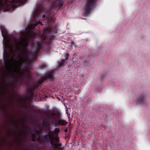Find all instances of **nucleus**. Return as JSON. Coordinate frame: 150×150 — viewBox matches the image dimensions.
<instances>
[{"instance_id":"f257e3e1","label":"nucleus","mask_w":150,"mask_h":150,"mask_svg":"<svg viewBox=\"0 0 150 150\" xmlns=\"http://www.w3.org/2000/svg\"><path fill=\"white\" fill-rule=\"evenodd\" d=\"M55 15L53 13H49L47 16V23L43 32L48 36L39 40L38 42L33 43V40L36 37L35 32L32 29H34L38 24L42 25L43 24L40 21L32 23L29 28L25 29V34L23 38H20L16 41V46L14 45L13 48L14 51H12V59L18 57L17 60L14 61V65L10 64V59L9 53L7 50L10 46V40L7 38L8 36L7 31L3 25H1L0 29L3 37V57L4 63L6 67V69L11 71L12 69L22 70L21 65L24 64L25 68L28 70L31 66L30 62L33 61L37 55L38 53L43 51V43L50 41L54 34L57 33V29L52 26L54 21Z\"/></svg>"},{"instance_id":"f03ea898","label":"nucleus","mask_w":150,"mask_h":150,"mask_svg":"<svg viewBox=\"0 0 150 150\" xmlns=\"http://www.w3.org/2000/svg\"><path fill=\"white\" fill-rule=\"evenodd\" d=\"M60 115L59 113H52L48 119L45 120L43 121V125L45 127L47 131H50V126H52L53 124L54 126L65 125L67 122L65 120L60 119Z\"/></svg>"},{"instance_id":"7ed1b4c3","label":"nucleus","mask_w":150,"mask_h":150,"mask_svg":"<svg viewBox=\"0 0 150 150\" xmlns=\"http://www.w3.org/2000/svg\"><path fill=\"white\" fill-rule=\"evenodd\" d=\"M22 0H0V11L6 12L12 9L15 5H19Z\"/></svg>"},{"instance_id":"20e7f679","label":"nucleus","mask_w":150,"mask_h":150,"mask_svg":"<svg viewBox=\"0 0 150 150\" xmlns=\"http://www.w3.org/2000/svg\"><path fill=\"white\" fill-rule=\"evenodd\" d=\"M42 127L44 129L45 132H48V136L49 137V141L52 147L54 149H57L58 150H64V147L62 146L61 143L60 142L58 137H54L49 132L47 131L45 127L44 126L42 123Z\"/></svg>"},{"instance_id":"39448f33","label":"nucleus","mask_w":150,"mask_h":150,"mask_svg":"<svg viewBox=\"0 0 150 150\" xmlns=\"http://www.w3.org/2000/svg\"><path fill=\"white\" fill-rule=\"evenodd\" d=\"M96 0H87L84 8L83 15L88 16L91 12L93 5L95 3Z\"/></svg>"},{"instance_id":"423d86ee","label":"nucleus","mask_w":150,"mask_h":150,"mask_svg":"<svg viewBox=\"0 0 150 150\" xmlns=\"http://www.w3.org/2000/svg\"><path fill=\"white\" fill-rule=\"evenodd\" d=\"M41 134H43V133L41 130H38L34 129L33 133L31 134L32 138L31 141L35 142L37 140H38Z\"/></svg>"},{"instance_id":"0eeeda50","label":"nucleus","mask_w":150,"mask_h":150,"mask_svg":"<svg viewBox=\"0 0 150 150\" xmlns=\"http://www.w3.org/2000/svg\"><path fill=\"white\" fill-rule=\"evenodd\" d=\"M53 79V76L51 74H49L44 78H41L38 81L36 84L33 85L35 88H38L40 86L43 82L47 79Z\"/></svg>"},{"instance_id":"6e6552de","label":"nucleus","mask_w":150,"mask_h":150,"mask_svg":"<svg viewBox=\"0 0 150 150\" xmlns=\"http://www.w3.org/2000/svg\"><path fill=\"white\" fill-rule=\"evenodd\" d=\"M14 70L13 72H11L9 76V77L12 80H14V78L12 76V75H13L15 77H16L18 75V77L20 79L22 78L23 76V74H21V72L18 70L15 69H13Z\"/></svg>"},{"instance_id":"1a4fd4ad","label":"nucleus","mask_w":150,"mask_h":150,"mask_svg":"<svg viewBox=\"0 0 150 150\" xmlns=\"http://www.w3.org/2000/svg\"><path fill=\"white\" fill-rule=\"evenodd\" d=\"M146 100V96L144 94H142L137 98V103L140 104H143L145 103Z\"/></svg>"},{"instance_id":"9d476101","label":"nucleus","mask_w":150,"mask_h":150,"mask_svg":"<svg viewBox=\"0 0 150 150\" xmlns=\"http://www.w3.org/2000/svg\"><path fill=\"white\" fill-rule=\"evenodd\" d=\"M68 54H65V58L64 59H63L61 62L59 64V66L61 67L62 66H64V63H66L68 59Z\"/></svg>"},{"instance_id":"9b49d317","label":"nucleus","mask_w":150,"mask_h":150,"mask_svg":"<svg viewBox=\"0 0 150 150\" xmlns=\"http://www.w3.org/2000/svg\"><path fill=\"white\" fill-rule=\"evenodd\" d=\"M32 90L31 89H30L29 91L28 96L25 98L26 99L29 100H31L33 96V94L32 93Z\"/></svg>"},{"instance_id":"f8f14e48","label":"nucleus","mask_w":150,"mask_h":150,"mask_svg":"<svg viewBox=\"0 0 150 150\" xmlns=\"http://www.w3.org/2000/svg\"><path fill=\"white\" fill-rule=\"evenodd\" d=\"M60 132L59 128H56L54 130V134L56 136L55 137H58V134Z\"/></svg>"},{"instance_id":"ddd939ff","label":"nucleus","mask_w":150,"mask_h":150,"mask_svg":"<svg viewBox=\"0 0 150 150\" xmlns=\"http://www.w3.org/2000/svg\"><path fill=\"white\" fill-rule=\"evenodd\" d=\"M25 72L26 73L27 76L30 78L31 76L30 72L28 70L25 71Z\"/></svg>"},{"instance_id":"4468645a","label":"nucleus","mask_w":150,"mask_h":150,"mask_svg":"<svg viewBox=\"0 0 150 150\" xmlns=\"http://www.w3.org/2000/svg\"><path fill=\"white\" fill-rule=\"evenodd\" d=\"M13 126L11 128V129L13 130L14 131H15L16 130V124L14 123H13Z\"/></svg>"},{"instance_id":"2eb2a0df","label":"nucleus","mask_w":150,"mask_h":150,"mask_svg":"<svg viewBox=\"0 0 150 150\" xmlns=\"http://www.w3.org/2000/svg\"><path fill=\"white\" fill-rule=\"evenodd\" d=\"M40 68L42 69H45L46 67V65H42L40 66Z\"/></svg>"},{"instance_id":"dca6fc26","label":"nucleus","mask_w":150,"mask_h":150,"mask_svg":"<svg viewBox=\"0 0 150 150\" xmlns=\"http://www.w3.org/2000/svg\"><path fill=\"white\" fill-rule=\"evenodd\" d=\"M25 129H27L29 132H30V131L31 130V128L30 127H26Z\"/></svg>"},{"instance_id":"f3484780","label":"nucleus","mask_w":150,"mask_h":150,"mask_svg":"<svg viewBox=\"0 0 150 150\" xmlns=\"http://www.w3.org/2000/svg\"><path fill=\"white\" fill-rule=\"evenodd\" d=\"M64 132H65V133H67V132H68V129H67V128H66L64 130Z\"/></svg>"},{"instance_id":"a211bd4d","label":"nucleus","mask_w":150,"mask_h":150,"mask_svg":"<svg viewBox=\"0 0 150 150\" xmlns=\"http://www.w3.org/2000/svg\"><path fill=\"white\" fill-rule=\"evenodd\" d=\"M45 14H43L42 16V17L43 18H45Z\"/></svg>"},{"instance_id":"6ab92c4d","label":"nucleus","mask_w":150,"mask_h":150,"mask_svg":"<svg viewBox=\"0 0 150 150\" xmlns=\"http://www.w3.org/2000/svg\"><path fill=\"white\" fill-rule=\"evenodd\" d=\"M65 135H67V136H66V138H69V136H68V135H67V134H65Z\"/></svg>"},{"instance_id":"aec40b11","label":"nucleus","mask_w":150,"mask_h":150,"mask_svg":"<svg viewBox=\"0 0 150 150\" xmlns=\"http://www.w3.org/2000/svg\"><path fill=\"white\" fill-rule=\"evenodd\" d=\"M71 44H74V42H73V41H72V42H71Z\"/></svg>"},{"instance_id":"412c9836","label":"nucleus","mask_w":150,"mask_h":150,"mask_svg":"<svg viewBox=\"0 0 150 150\" xmlns=\"http://www.w3.org/2000/svg\"><path fill=\"white\" fill-rule=\"evenodd\" d=\"M22 135V134L20 133L19 135V136H21Z\"/></svg>"},{"instance_id":"4be33fe9","label":"nucleus","mask_w":150,"mask_h":150,"mask_svg":"<svg viewBox=\"0 0 150 150\" xmlns=\"http://www.w3.org/2000/svg\"><path fill=\"white\" fill-rule=\"evenodd\" d=\"M46 135H45L44 136V137H46Z\"/></svg>"},{"instance_id":"5701e85b","label":"nucleus","mask_w":150,"mask_h":150,"mask_svg":"<svg viewBox=\"0 0 150 150\" xmlns=\"http://www.w3.org/2000/svg\"><path fill=\"white\" fill-rule=\"evenodd\" d=\"M5 85H6V86H7V84H5Z\"/></svg>"},{"instance_id":"b1692460","label":"nucleus","mask_w":150,"mask_h":150,"mask_svg":"<svg viewBox=\"0 0 150 150\" xmlns=\"http://www.w3.org/2000/svg\"><path fill=\"white\" fill-rule=\"evenodd\" d=\"M57 150H58L57 149Z\"/></svg>"}]
</instances>
